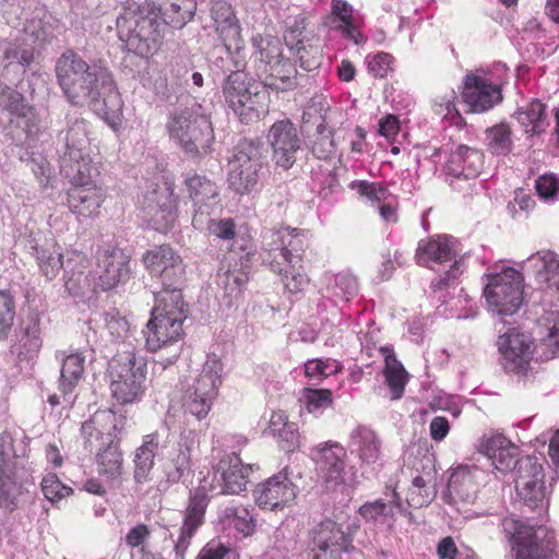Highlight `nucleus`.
Segmentation results:
<instances>
[{
	"mask_svg": "<svg viewBox=\"0 0 559 559\" xmlns=\"http://www.w3.org/2000/svg\"><path fill=\"white\" fill-rule=\"evenodd\" d=\"M57 83L68 102L74 106L90 105L106 115L121 108L119 93L109 72L95 62H87L74 49H66L55 63Z\"/></svg>",
	"mask_w": 559,
	"mask_h": 559,
	"instance_id": "f257e3e1",
	"label": "nucleus"
},
{
	"mask_svg": "<svg viewBox=\"0 0 559 559\" xmlns=\"http://www.w3.org/2000/svg\"><path fill=\"white\" fill-rule=\"evenodd\" d=\"M547 321L550 324L548 334L534 349L531 335L515 328L499 337L498 346L507 372L526 374L534 352L543 360L559 357V311L551 312Z\"/></svg>",
	"mask_w": 559,
	"mask_h": 559,
	"instance_id": "f03ea898",
	"label": "nucleus"
},
{
	"mask_svg": "<svg viewBox=\"0 0 559 559\" xmlns=\"http://www.w3.org/2000/svg\"><path fill=\"white\" fill-rule=\"evenodd\" d=\"M154 12L150 4L126 0L121 2V10L116 19L119 39L129 51L140 57L147 58L153 55L162 43L160 23Z\"/></svg>",
	"mask_w": 559,
	"mask_h": 559,
	"instance_id": "7ed1b4c3",
	"label": "nucleus"
},
{
	"mask_svg": "<svg viewBox=\"0 0 559 559\" xmlns=\"http://www.w3.org/2000/svg\"><path fill=\"white\" fill-rule=\"evenodd\" d=\"M167 129L169 136L191 158L199 159L211 152L215 139L212 121L195 99L170 114Z\"/></svg>",
	"mask_w": 559,
	"mask_h": 559,
	"instance_id": "20e7f679",
	"label": "nucleus"
},
{
	"mask_svg": "<svg viewBox=\"0 0 559 559\" xmlns=\"http://www.w3.org/2000/svg\"><path fill=\"white\" fill-rule=\"evenodd\" d=\"M155 300L156 306L151 311L146 330L143 331L146 347L151 352L179 342L185 334L182 325L188 317V304L185 302L182 293H157Z\"/></svg>",
	"mask_w": 559,
	"mask_h": 559,
	"instance_id": "39448f33",
	"label": "nucleus"
},
{
	"mask_svg": "<svg viewBox=\"0 0 559 559\" xmlns=\"http://www.w3.org/2000/svg\"><path fill=\"white\" fill-rule=\"evenodd\" d=\"M214 20L218 23L223 43L215 45L209 52V66L215 76H227L234 71H243L246 68L245 47L241 45L240 25L226 3H217L212 11Z\"/></svg>",
	"mask_w": 559,
	"mask_h": 559,
	"instance_id": "423d86ee",
	"label": "nucleus"
},
{
	"mask_svg": "<svg viewBox=\"0 0 559 559\" xmlns=\"http://www.w3.org/2000/svg\"><path fill=\"white\" fill-rule=\"evenodd\" d=\"M222 93L227 107L245 124L259 121L267 112L266 91L248 79L245 70L225 76Z\"/></svg>",
	"mask_w": 559,
	"mask_h": 559,
	"instance_id": "0eeeda50",
	"label": "nucleus"
},
{
	"mask_svg": "<svg viewBox=\"0 0 559 559\" xmlns=\"http://www.w3.org/2000/svg\"><path fill=\"white\" fill-rule=\"evenodd\" d=\"M146 361L133 350L116 354L108 362V377L112 397L121 405L141 399L145 391Z\"/></svg>",
	"mask_w": 559,
	"mask_h": 559,
	"instance_id": "6e6552de",
	"label": "nucleus"
},
{
	"mask_svg": "<svg viewBox=\"0 0 559 559\" xmlns=\"http://www.w3.org/2000/svg\"><path fill=\"white\" fill-rule=\"evenodd\" d=\"M266 163V150L259 139L243 138L233 148L229 158V188L240 195L249 194L258 187L260 171Z\"/></svg>",
	"mask_w": 559,
	"mask_h": 559,
	"instance_id": "1a4fd4ad",
	"label": "nucleus"
},
{
	"mask_svg": "<svg viewBox=\"0 0 559 559\" xmlns=\"http://www.w3.org/2000/svg\"><path fill=\"white\" fill-rule=\"evenodd\" d=\"M223 362L215 355L207 356L200 374L189 384L181 397V406L187 417L200 421L211 409L222 383Z\"/></svg>",
	"mask_w": 559,
	"mask_h": 559,
	"instance_id": "9d476101",
	"label": "nucleus"
},
{
	"mask_svg": "<svg viewBox=\"0 0 559 559\" xmlns=\"http://www.w3.org/2000/svg\"><path fill=\"white\" fill-rule=\"evenodd\" d=\"M501 530L515 551V559H548L555 550V535L544 525L506 518Z\"/></svg>",
	"mask_w": 559,
	"mask_h": 559,
	"instance_id": "9b49d317",
	"label": "nucleus"
},
{
	"mask_svg": "<svg viewBox=\"0 0 559 559\" xmlns=\"http://www.w3.org/2000/svg\"><path fill=\"white\" fill-rule=\"evenodd\" d=\"M254 72L263 88L272 92H288L299 85L295 64L284 58L277 44L267 43L254 55Z\"/></svg>",
	"mask_w": 559,
	"mask_h": 559,
	"instance_id": "f8f14e48",
	"label": "nucleus"
},
{
	"mask_svg": "<svg viewBox=\"0 0 559 559\" xmlns=\"http://www.w3.org/2000/svg\"><path fill=\"white\" fill-rule=\"evenodd\" d=\"M484 296L489 308L500 316H512L523 304V276L513 267L486 275Z\"/></svg>",
	"mask_w": 559,
	"mask_h": 559,
	"instance_id": "ddd939ff",
	"label": "nucleus"
},
{
	"mask_svg": "<svg viewBox=\"0 0 559 559\" xmlns=\"http://www.w3.org/2000/svg\"><path fill=\"white\" fill-rule=\"evenodd\" d=\"M142 261L152 275L159 277L163 286L159 293H181L186 282V264L170 245L164 243L147 250Z\"/></svg>",
	"mask_w": 559,
	"mask_h": 559,
	"instance_id": "4468645a",
	"label": "nucleus"
},
{
	"mask_svg": "<svg viewBox=\"0 0 559 559\" xmlns=\"http://www.w3.org/2000/svg\"><path fill=\"white\" fill-rule=\"evenodd\" d=\"M0 126L21 129L25 140L34 139L40 130V120L35 108L26 103L24 95L9 86L0 92Z\"/></svg>",
	"mask_w": 559,
	"mask_h": 559,
	"instance_id": "2eb2a0df",
	"label": "nucleus"
},
{
	"mask_svg": "<svg viewBox=\"0 0 559 559\" xmlns=\"http://www.w3.org/2000/svg\"><path fill=\"white\" fill-rule=\"evenodd\" d=\"M266 142L272 151V162L284 170L295 165L304 144L299 130L288 118L277 120L270 127Z\"/></svg>",
	"mask_w": 559,
	"mask_h": 559,
	"instance_id": "dca6fc26",
	"label": "nucleus"
},
{
	"mask_svg": "<svg viewBox=\"0 0 559 559\" xmlns=\"http://www.w3.org/2000/svg\"><path fill=\"white\" fill-rule=\"evenodd\" d=\"M545 473L536 456H528L520 464V476L515 477L519 502L528 510L544 507L546 499Z\"/></svg>",
	"mask_w": 559,
	"mask_h": 559,
	"instance_id": "f3484780",
	"label": "nucleus"
},
{
	"mask_svg": "<svg viewBox=\"0 0 559 559\" xmlns=\"http://www.w3.org/2000/svg\"><path fill=\"white\" fill-rule=\"evenodd\" d=\"M56 136V151L60 159L81 158L88 147L87 122L74 111H68Z\"/></svg>",
	"mask_w": 559,
	"mask_h": 559,
	"instance_id": "a211bd4d",
	"label": "nucleus"
},
{
	"mask_svg": "<svg viewBox=\"0 0 559 559\" xmlns=\"http://www.w3.org/2000/svg\"><path fill=\"white\" fill-rule=\"evenodd\" d=\"M185 189L193 203L192 222L202 224L204 214H213L221 203L217 185L205 175L189 171L185 175Z\"/></svg>",
	"mask_w": 559,
	"mask_h": 559,
	"instance_id": "6ab92c4d",
	"label": "nucleus"
},
{
	"mask_svg": "<svg viewBox=\"0 0 559 559\" xmlns=\"http://www.w3.org/2000/svg\"><path fill=\"white\" fill-rule=\"evenodd\" d=\"M346 456V450L340 443L332 441L312 450L311 457L328 489L344 483Z\"/></svg>",
	"mask_w": 559,
	"mask_h": 559,
	"instance_id": "aec40b11",
	"label": "nucleus"
},
{
	"mask_svg": "<svg viewBox=\"0 0 559 559\" xmlns=\"http://www.w3.org/2000/svg\"><path fill=\"white\" fill-rule=\"evenodd\" d=\"M296 492L297 487L286 473L280 472L258 484L253 490V497L260 508L276 510L294 501Z\"/></svg>",
	"mask_w": 559,
	"mask_h": 559,
	"instance_id": "412c9836",
	"label": "nucleus"
},
{
	"mask_svg": "<svg viewBox=\"0 0 559 559\" xmlns=\"http://www.w3.org/2000/svg\"><path fill=\"white\" fill-rule=\"evenodd\" d=\"M462 99L466 112L480 114L491 109L502 100L501 90L486 79L475 74L464 78Z\"/></svg>",
	"mask_w": 559,
	"mask_h": 559,
	"instance_id": "4be33fe9",
	"label": "nucleus"
},
{
	"mask_svg": "<svg viewBox=\"0 0 559 559\" xmlns=\"http://www.w3.org/2000/svg\"><path fill=\"white\" fill-rule=\"evenodd\" d=\"M313 543L317 547L313 559H343L342 554L348 551L352 538L341 524L326 519L320 523Z\"/></svg>",
	"mask_w": 559,
	"mask_h": 559,
	"instance_id": "5701e85b",
	"label": "nucleus"
},
{
	"mask_svg": "<svg viewBox=\"0 0 559 559\" xmlns=\"http://www.w3.org/2000/svg\"><path fill=\"white\" fill-rule=\"evenodd\" d=\"M131 255L126 249L114 247L104 251L98 259L99 283L103 290H109L130 278Z\"/></svg>",
	"mask_w": 559,
	"mask_h": 559,
	"instance_id": "b1692460",
	"label": "nucleus"
},
{
	"mask_svg": "<svg viewBox=\"0 0 559 559\" xmlns=\"http://www.w3.org/2000/svg\"><path fill=\"white\" fill-rule=\"evenodd\" d=\"M207 504L209 497L204 488L190 490L189 503L185 511L180 535L175 545V552L177 557L181 559L183 558L185 552L190 545V538L204 521Z\"/></svg>",
	"mask_w": 559,
	"mask_h": 559,
	"instance_id": "393cba45",
	"label": "nucleus"
},
{
	"mask_svg": "<svg viewBox=\"0 0 559 559\" xmlns=\"http://www.w3.org/2000/svg\"><path fill=\"white\" fill-rule=\"evenodd\" d=\"M348 448L358 455L362 474L374 471L373 465L381 456V440L372 429L362 425L354 428L349 433Z\"/></svg>",
	"mask_w": 559,
	"mask_h": 559,
	"instance_id": "a878e982",
	"label": "nucleus"
},
{
	"mask_svg": "<svg viewBox=\"0 0 559 559\" xmlns=\"http://www.w3.org/2000/svg\"><path fill=\"white\" fill-rule=\"evenodd\" d=\"M326 111L328 107L319 102L318 104L312 100V104L304 111L302 120L307 124L310 122L313 114H319L316 118L317 127L313 134V139L310 142V151L312 155L318 159H329L336 152V143L333 138V130L326 127L325 115L321 111Z\"/></svg>",
	"mask_w": 559,
	"mask_h": 559,
	"instance_id": "bb28decb",
	"label": "nucleus"
},
{
	"mask_svg": "<svg viewBox=\"0 0 559 559\" xmlns=\"http://www.w3.org/2000/svg\"><path fill=\"white\" fill-rule=\"evenodd\" d=\"M40 317L32 311L23 320L16 332V342L12 345V352L16 353L20 360L33 359L43 345Z\"/></svg>",
	"mask_w": 559,
	"mask_h": 559,
	"instance_id": "cd10ccee",
	"label": "nucleus"
},
{
	"mask_svg": "<svg viewBox=\"0 0 559 559\" xmlns=\"http://www.w3.org/2000/svg\"><path fill=\"white\" fill-rule=\"evenodd\" d=\"M484 165V155L480 151L461 144L452 151L447 163V175L454 178H476Z\"/></svg>",
	"mask_w": 559,
	"mask_h": 559,
	"instance_id": "c85d7f7f",
	"label": "nucleus"
},
{
	"mask_svg": "<svg viewBox=\"0 0 559 559\" xmlns=\"http://www.w3.org/2000/svg\"><path fill=\"white\" fill-rule=\"evenodd\" d=\"M24 247L35 257L41 274L48 281L53 280L59 271L66 267L63 255L55 242L46 240L45 243L40 245L36 238L29 236L25 240Z\"/></svg>",
	"mask_w": 559,
	"mask_h": 559,
	"instance_id": "c756f323",
	"label": "nucleus"
},
{
	"mask_svg": "<svg viewBox=\"0 0 559 559\" xmlns=\"http://www.w3.org/2000/svg\"><path fill=\"white\" fill-rule=\"evenodd\" d=\"M456 239L452 236L442 235L431 238L428 241L420 240L416 250L417 264L432 269L430 262L444 263L456 257Z\"/></svg>",
	"mask_w": 559,
	"mask_h": 559,
	"instance_id": "7c9ffc66",
	"label": "nucleus"
},
{
	"mask_svg": "<svg viewBox=\"0 0 559 559\" xmlns=\"http://www.w3.org/2000/svg\"><path fill=\"white\" fill-rule=\"evenodd\" d=\"M104 201L105 192L96 185L73 186L67 193L68 206L78 216L96 215Z\"/></svg>",
	"mask_w": 559,
	"mask_h": 559,
	"instance_id": "2f4dec72",
	"label": "nucleus"
},
{
	"mask_svg": "<svg viewBox=\"0 0 559 559\" xmlns=\"http://www.w3.org/2000/svg\"><path fill=\"white\" fill-rule=\"evenodd\" d=\"M145 211L152 227L162 233L170 229L177 218L176 206L166 191L153 190L146 197Z\"/></svg>",
	"mask_w": 559,
	"mask_h": 559,
	"instance_id": "473e14b6",
	"label": "nucleus"
},
{
	"mask_svg": "<svg viewBox=\"0 0 559 559\" xmlns=\"http://www.w3.org/2000/svg\"><path fill=\"white\" fill-rule=\"evenodd\" d=\"M217 472L221 473L223 480V492L239 495L247 488V478L251 472V466L243 465L240 457L233 453L218 462Z\"/></svg>",
	"mask_w": 559,
	"mask_h": 559,
	"instance_id": "72a5a7b5",
	"label": "nucleus"
},
{
	"mask_svg": "<svg viewBox=\"0 0 559 559\" xmlns=\"http://www.w3.org/2000/svg\"><path fill=\"white\" fill-rule=\"evenodd\" d=\"M115 419L111 408L96 411L81 427L84 449L93 453L107 443L106 432L110 423Z\"/></svg>",
	"mask_w": 559,
	"mask_h": 559,
	"instance_id": "f704fd0d",
	"label": "nucleus"
},
{
	"mask_svg": "<svg viewBox=\"0 0 559 559\" xmlns=\"http://www.w3.org/2000/svg\"><path fill=\"white\" fill-rule=\"evenodd\" d=\"M477 472V468L460 466L451 473L448 480V492L451 500L471 503L476 499L478 491Z\"/></svg>",
	"mask_w": 559,
	"mask_h": 559,
	"instance_id": "c9c22d12",
	"label": "nucleus"
},
{
	"mask_svg": "<svg viewBox=\"0 0 559 559\" xmlns=\"http://www.w3.org/2000/svg\"><path fill=\"white\" fill-rule=\"evenodd\" d=\"M156 20L162 19L167 25L181 29L193 20L197 11L195 0H171L167 4H150Z\"/></svg>",
	"mask_w": 559,
	"mask_h": 559,
	"instance_id": "e433bc0d",
	"label": "nucleus"
},
{
	"mask_svg": "<svg viewBox=\"0 0 559 559\" xmlns=\"http://www.w3.org/2000/svg\"><path fill=\"white\" fill-rule=\"evenodd\" d=\"M159 444L160 436L156 431L146 435L143 439V443L136 449L133 475L135 483L144 484L150 479V473L154 467V460Z\"/></svg>",
	"mask_w": 559,
	"mask_h": 559,
	"instance_id": "4c0bfd02",
	"label": "nucleus"
},
{
	"mask_svg": "<svg viewBox=\"0 0 559 559\" xmlns=\"http://www.w3.org/2000/svg\"><path fill=\"white\" fill-rule=\"evenodd\" d=\"M59 164L61 174L69 178L73 186L95 185L94 178L98 175V169L92 164L86 151L81 158L60 159Z\"/></svg>",
	"mask_w": 559,
	"mask_h": 559,
	"instance_id": "58836bf2",
	"label": "nucleus"
},
{
	"mask_svg": "<svg viewBox=\"0 0 559 559\" xmlns=\"http://www.w3.org/2000/svg\"><path fill=\"white\" fill-rule=\"evenodd\" d=\"M164 473L167 483L174 485L186 483L193 475L191 448L187 441L179 442L176 454L166 463Z\"/></svg>",
	"mask_w": 559,
	"mask_h": 559,
	"instance_id": "ea45409f",
	"label": "nucleus"
},
{
	"mask_svg": "<svg viewBox=\"0 0 559 559\" xmlns=\"http://www.w3.org/2000/svg\"><path fill=\"white\" fill-rule=\"evenodd\" d=\"M262 252L272 253L288 248H295L297 245H304L300 234L297 229L284 227L281 229L264 228L261 234Z\"/></svg>",
	"mask_w": 559,
	"mask_h": 559,
	"instance_id": "a19ab883",
	"label": "nucleus"
},
{
	"mask_svg": "<svg viewBox=\"0 0 559 559\" xmlns=\"http://www.w3.org/2000/svg\"><path fill=\"white\" fill-rule=\"evenodd\" d=\"M219 521L224 530L235 531L243 537L251 535L255 528L253 515L243 506L226 507L221 511Z\"/></svg>",
	"mask_w": 559,
	"mask_h": 559,
	"instance_id": "79ce46f5",
	"label": "nucleus"
},
{
	"mask_svg": "<svg viewBox=\"0 0 559 559\" xmlns=\"http://www.w3.org/2000/svg\"><path fill=\"white\" fill-rule=\"evenodd\" d=\"M385 359L384 377L391 391L392 400H400L407 382V372L403 365L396 359L393 348L383 347Z\"/></svg>",
	"mask_w": 559,
	"mask_h": 559,
	"instance_id": "37998d69",
	"label": "nucleus"
},
{
	"mask_svg": "<svg viewBox=\"0 0 559 559\" xmlns=\"http://www.w3.org/2000/svg\"><path fill=\"white\" fill-rule=\"evenodd\" d=\"M304 245H297L295 248H288L287 250H281L272 253H261L262 263L267 265L272 272L282 275L288 273L290 270L294 272L295 269L300 266L302 259Z\"/></svg>",
	"mask_w": 559,
	"mask_h": 559,
	"instance_id": "c03bdc74",
	"label": "nucleus"
},
{
	"mask_svg": "<svg viewBox=\"0 0 559 559\" xmlns=\"http://www.w3.org/2000/svg\"><path fill=\"white\" fill-rule=\"evenodd\" d=\"M95 452L100 474H106L111 478L121 475L123 459L117 441L107 440V443Z\"/></svg>",
	"mask_w": 559,
	"mask_h": 559,
	"instance_id": "a18cd8bd",
	"label": "nucleus"
},
{
	"mask_svg": "<svg viewBox=\"0 0 559 559\" xmlns=\"http://www.w3.org/2000/svg\"><path fill=\"white\" fill-rule=\"evenodd\" d=\"M530 261H536V278L539 283L559 286V257L552 251H538Z\"/></svg>",
	"mask_w": 559,
	"mask_h": 559,
	"instance_id": "49530a36",
	"label": "nucleus"
},
{
	"mask_svg": "<svg viewBox=\"0 0 559 559\" xmlns=\"http://www.w3.org/2000/svg\"><path fill=\"white\" fill-rule=\"evenodd\" d=\"M0 58L4 68L17 66L22 72L34 61V47L25 43H7L0 48Z\"/></svg>",
	"mask_w": 559,
	"mask_h": 559,
	"instance_id": "de8ad7c7",
	"label": "nucleus"
},
{
	"mask_svg": "<svg viewBox=\"0 0 559 559\" xmlns=\"http://www.w3.org/2000/svg\"><path fill=\"white\" fill-rule=\"evenodd\" d=\"M85 356L81 353L71 354L63 360L60 370V390L63 395L70 394L84 371Z\"/></svg>",
	"mask_w": 559,
	"mask_h": 559,
	"instance_id": "09e8293b",
	"label": "nucleus"
},
{
	"mask_svg": "<svg viewBox=\"0 0 559 559\" xmlns=\"http://www.w3.org/2000/svg\"><path fill=\"white\" fill-rule=\"evenodd\" d=\"M514 115L526 128V133L539 134L544 131L545 105L539 99H533L526 109L518 110Z\"/></svg>",
	"mask_w": 559,
	"mask_h": 559,
	"instance_id": "8fccbe9b",
	"label": "nucleus"
},
{
	"mask_svg": "<svg viewBox=\"0 0 559 559\" xmlns=\"http://www.w3.org/2000/svg\"><path fill=\"white\" fill-rule=\"evenodd\" d=\"M511 129L507 123L496 124L486 131L487 148L496 155H508L512 150Z\"/></svg>",
	"mask_w": 559,
	"mask_h": 559,
	"instance_id": "3c124183",
	"label": "nucleus"
},
{
	"mask_svg": "<svg viewBox=\"0 0 559 559\" xmlns=\"http://www.w3.org/2000/svg\"><path fill=\"white\" fill-rule=\"evenodd\" d=\"M530 455L520 457V449L511 443L506 449L500 450L498 453L492 452L491 465L498 472L507 474L514 472L516 477L520 476V464Z\"/></svg>",
	"mask_w": 559,
	"mask_h": 559,
	"instance_id": "603ef678",
	"label": "nucleus"
},
{
	"mask_svg": "<svg viewBox=\"0 0 559 559\" xmlns=\"http://www.w3.org/2000/svg\"><path fill=\"white\" fill-rule=\"evenodd\" d=\"M51 20V15L47 13L33 17L25 25V34L38 45L50 41L55 37V26Z\"/></svg>",
	"mask_w": 559,
	"mask_h": 559,
	"instance_id": "864d4df0",
	"label": "nucleus"
},
{
	"mask_svg": "<svg viewBox=\"0 0 559 559\" xmlns=\"http://www.w3.org/2000/svg\"><path fill=\"white\" fill-rule=\"evenodd\" d=\"M248 282V276L243 272L227 271L218 276V286L224 290V298H227V305H231L241 294L243 286Z\"/></svg>",
	"mask_w": 559,
	"mask_h": 559,
	"instance_id": "5fc2aeb1",
	"label": "nucleus"
},
{
	"mask_svg": "<svg viewBox=\"0 0 559 559\" xmlns=\"http://www.w3.org/2000/svg\"><path fill=\"white\" fill-rule=\"evenodd\" d=\"M72 260L68 259L64 267V288L70 296L82 297L90 287V280L82 267L73 270Z\"/></svg>",
	"mask_w": 559,
	"mask_h": 559,
	"instance_id": "6e6d98bb",
	"label": "nucleus"
},
{
	"mask_svg": "<svg viewBox=\"0 0 559 559\" xmlns=\"http://www.w3.org/2000/svg\"><path fill=\"white\" fill-rule=\"evenodd\" d=\"M436 495V490L427 486L424 477L416 476L413 479L412 487L408 489L406 502L409 508L419 509L428 506Z\"/></svg>",
	"mask_w": 559,
	"mask_h": 559,
	"instance_id": "4d7b16f0",
	"label": "nucleus"
},
{
	"mask_svg": "<svg viewBox=\"0 0 559 559\" xmlns=\"http://www.w3.org/2000/svg\"><path fill=\"white\" fill-rule=\"evenodd\" d=\"M15 309V299L11 293L0 290V342L5 341L12 331Z\"/></svg>",
	"mask_w": 559,
	"mask_h": 559,
	"instance_id": "13d9d810",
	"label": "nucleus"
},
{
	"mask_svg": "<svg viewBox=\"0 0 559 559\" xmlns=\"http://www.w3.org/2000/svg\"><path fill=\"white\" fill-rule=\"evenodd\" d=\"M204 215L205 217L202 219V224L192 222L194 228H206L211 235L223 240H231L235 238L236 225L231 218L215 219L211 217L212 214Z\"/></svg>",
	"mask_w": 559,
	"mask_h": 559,
	"instance_id": "bf43d9fd",
	"label": "nucleus"
},
{
	"mask_svg": "<svg viewBox=\"0 0 559 559\" xmlns=\"http://www.w3.org/2000/svg\"><path fill=\"white\" fill-rule=\"evenodd\" d=\"M3 473V469H1L0 509H4L11 513L19 507V497L23 493V485H16Z\"/></svg>",
	"mask_w": 559,
	"mask_h": 559,
	"instance_id": "052dcab7",
	"label": "nucleus"
},
{
	"mask_svg": "<svg viewBox=\"0 0 559 559\" xmlns=\"http://www.w3.org/2000/svg\"><path fill=\"white\" fill-rule=\"evenodd\" d=\"M349 188L372 202H381L388 193V189L383 185L366 180L352 181Z\"/></svg>",
	"mask_w": 559,
	"mask_h": 559,
	"instance_id": "680f3d73",
	"label": "nucleus"
},
{
	"mask_svg": "<svg viewBox=\"0 0 559 559\" xmlns=\"http://www.w3.org/2000/svg\"><path fill=\"white\" fill-rule=\"evenodd\" d=\"M333 289L336 296L349 300L358 292L357 278L350 273H338L334 276Z\"/></svg>",
	"mask_w": 559,
	"mask_h": 559,
	"instance_id": "e2e57ef3",
	"label": "nucleus"
},
{
	"mask_svg": "<svg viewBox=\"0 0 559 559\" xmlns=\"http://www.w3.org/2000/svg\"><path fill=\"white\" fill-rule=\"evenodd\" d=\"M105 330L111 336V341L116 342L123 338L129 330L128 321L118 312H107L104 316Z\"/></svg>",
	"mask_w": 559,
	"mask_h": 559,
	"instance_id": "0e129e2a",
	"label": "nucleus"
},
{
	"mask_svg": "<svg viewBox=\"0 0 559 559\" xmlns=\"http://www.w3.org/2000/svg\"><path fill=\"white\" fill-rule=\"evenodd\" d=\"M305 401L310 413L326 408L332 404V392L328 389H308Z\"/></svg>",
	"mask_w": 559,
	"mask_h": 559,
	"instance_id": "69168bd1",
	"label": "nucleus"
},
{
	"mask_svg": "<svg viewBox=\"0 0 559 559\" xmlns=\"http://www.w3.org/2000/svg\"><path fill=\"white\" fill-rule=\"evenodd\" d=\"M273 436L278 438L280 447L285 452H294L300 447V436L295 423L289 424L285 428H281V430Z\"/></svg>",
	"mask_w": 559,
	"mask_h": 559,
	"instance_id": "338daca9",
	"label": "nucleus"
},
{
	"mask_svg": "<svg viewBox=\"0 0 559 559\" xmlns=\"http://www.w3.org/2000/svg\"><path fill=\"white\" fill-rule=\"evenodd\" d=\"M358 512L366 521H372L377 520L379 516H389L392 513V507L382 499H378L366 502L359 508Z\"/></svg>",
	"mask_w": 559,
	"mask_h": 559,
	"instance_id": "774afa93",
	"label": "nucleus"
}]
</instances>
